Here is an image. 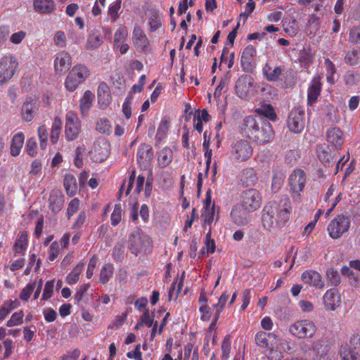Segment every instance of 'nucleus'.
Instances as JSON below:
<instances>
[{"label": "nucleus", "mask_w": 360, "mask_h": 360, "mask_svg": "<svg viewBox=\"0 0 360 360\" xmlns=\"http://www.w3.org/2000/svg\"><path fill=\"white\" fill-rule=\"evenodd\" d=\"M291 210L290 200L286 196L270 202L263 210L262 224L264 229L275 231L285 226L290 221Z\"/></svg>", "instance_id": "1"}, {"label": "nucleus", "mask_w": 360, "mask_h": 360, "mask_svg": "<svg viewBox=\"0 0 360 360\" xmlns=\"http://www.w3.org/2000/svg\"><path fill=\"white\" fill-rule=\"evenodd\" d=\"M244 132L258 144L270 142L274 138L271 124L260 116H249L244 120Z\"/></svg>", "instance_id": "2"}, {"label": "nucleus", "mask_w": 360, "mask_h": 360, "mask_svg": "<svg viewBox=\"0 0 360 360\" xmlns=\"http://www.w3.org/2000/svg\"><path fill=\"white\" fill-rule=\"evenodd\" d=\"M18 67V60L15 56L7 54L0 58V86L12 79Z\"/></svg>", "instance_id": "3"}, {"label": "nucleus", "mask_w": 360, "mask_h": 360, "mask_svg": "<svg viewBox=\"0 0 360 360\" xmlns=\"http://www.w3.org/2000/svg\"><path fill=\"white\" fill-rule=\"evenodd\" d=\"M90 75L89 68L83 65H76L69 72L65 82L66 89L72 92Z\"/></svg>", "instance_id": "4"}, {"label": "nucleus", "mask_w": 360, "mask_h": 360, "mask_svg": "<svg viewBox=\"0 0 360 360\" xmlns=\"http://www.w3.org/2000/svg\"><path fill=\"white\" fill-rule=\"evenodd\" d=\"M229 153L233 161L243 162L251 158L253 154V148L248 141L238 140L231 144Z\"/></svg>", "instance_id": "5"}, {"label": "nucleus", "mask_w": 360, "mask_h": 360, "mask_svg": "<svg viewBox=\"0 0 360 360\" xmlns=\"http://www.w3.org/2000/svg\"><path fill=\"white\" fill-rule=\"evenodd\" d=\"M316 330V326L314 321L308 319L297 321L290 325L289 332L297 338H311Z\"/></svg>", "instance_id": "6"}, {"label": "nucleus", "mask_w": 360, "mask_h": 360, "mask_svg": "<svg viewBox=\"0 0 360 360\" xmlns=\"http://www.w3.org/2000/svg\"><path fill=\"white\" fill-rule=\"evenodd\" d=\"M351 226L350 219L345 215H338L328 226V231L330 238L338 239L347 233Z\"/></svg>", "instance_id": "7"}, {"label": "nucleus", "mask_w": 360, "mask_h": 360, "mask_svg": "<svg viewBox=\"0 0 360 360\" xmlns=\"http://www.w3.org/2000/svg\"><path fill=\"white\" fill-rule=\"evenodd\" d=\"M128 244L131 252L137 256L150 245V240L148 236L137 229L130 234Z\"/></svg>", "instance_id": "8"}, {"label": "nucleus", "mask_w": 360, "mask_h": 360, "mask_svg": "<svg viewBox=\"0 0 360 360\" xmlns=\"http://www.w3.org/2000/svg\"><path fill=\"white\" fill-rule=\"evenodd\" d=\"M339 353L342 360H356L360 356V333L352 335L349 345H342Z\"/></svg>", "instance_id": "9"}, {"label": "nucleus", "mask_w": 360, "mask_h": 360, "mask_svg": "<svg viewBox=\"0 0 360 360\" xmlns=\"http://www.w3.org/2000/svg\"><path fill=\"white\" fill-rule=\"evenodd\" d=\"M81 131V124L76 113L68 111L65 115V136L68 141L76 139Z\"/></svg>", "instance_id": "10"}, {"label": "nucleus", "mask_w": 360, "mask_h": 360, "mask_svg": "<svg viewBox=\"0 0 360 360\" xmlns=\"http://www.w3.org/2000/svg\"><path fill=\"white\" fill-rule=\"evenodd\" d=\"M110 143L105 139L94 141L89 152L91 159L95 162L105 161L110 154Z\"/></svg>", "instance_id": "11"}, {"label": "nucleus", "mask_w": 360, "mask_h": 360, "mask_svg": "<svg viewBox=\"0 0 360 360\" xmlns=\"http://www.w3.org/2000/svg\"><path fill=\"white\" fill-rule=\"evenodd\" d=\"M262 197L258 191L249 189L243 192L242 195V204H240L248 212H253L261 205Z\"/></svg>", "instance_id": "12"}, {"label": "nucleus", "mask_w": 360, "mask_h": 360, "mask_svg": "<svg viewBox=\"0 0 360 360\" xmlns=\"http://www.w3.org/2000/svg\"><path fill=\"white\" fill-rule=\"evenodd\" d=\"M306 184V176L303 170H295L289 176L290 191L294 197H300Z\"/></svg>", "instance_id": "13"}, {"label": "nucleus", "mask_w": 360, "mask_h": 360, "mask_svg": "<svg viewBox=\"0 0 360 360\" xmlns=\"http://www.w3.org/2000/svg\"><path fill=\"white\" fill-rule=\"evenodd\" d=\"M304 112L301 108H295L290 112L288 120V127L294 133H300L304 127Z\"/></svg>", "instance_id": "14"}, {"label": "nucleus", "mask_w": 360, "mask_h": 360, "mask_svg": "<svg viewBox=\"0 0 360 360\" xmlns=\"http://www.w3.org/2000/svg\"><path fill=\"white\" fill-rule=\"evenodd\" d=\"M323 303L326 310L333 311L341 305V298L338 291L332 288L326 290L323 298Z\"/></svg>", "instance_id": "15"}, {"label": "nucleus", "mask_w": 360, "mask_h": 360, "mask_svg": "<svg viewBox=\"0 0 360 360\" xmlns=\"http://www.w3.org/2000/svg\"><path fill=\"white\" fill-rule=\"evenodd\" d=\"M71 64V57L68 52L60 51L56 54L53 66L54 71L56 75H63L68 70H69Z\"/></svg>", "instance_id": "16"}, {"label": "nucleus", "mask_w": 360, "mask_h": 360, "mask_svg": "<svg viewBox=\"0 0 360 360\" xmlns=\"http://www.w3.org/2000/svg\"><path fill=\"white\" fill-rule=\"evenodd\" d=\"M39 102L32 98H27L23 103L21 108V117L25 122H30L33 120L38 111Z\"/></svg>", "instance_id": "17"}, {"label": "nucleus", "mask_w": 360, "mask_h": 360, "mask_svg": "<svg viewBox=\"0 0 360 360\" xmlns=\"http://www.w3.org/2000/svg\"><path fill=\"white\" fill-rule=\"evenodd\" d=\"M131 41L138 51L145 52L149 46V41L142 29L135 26L133 30Z\"/></svg>", "instance_id": "18"}, {"label": "nucleus", "mask_w": 360, "mask_h": 360, "mask_svg": "<svg viewBox=\"0 0 360 360\" xmlns=\"http://www.w3.org/2000/svg\"><path fill=\"white\" fill-rule=\"evenodd\" d=\"M153 153L152 148L146 143H142L138 148L136 158L139 166L146 169L153 160Z\"/></svg>", "instance_id": "19"}, {"label": "nucleus", "mask_w": 360, "mask_h": 360, "mask_svg": "<svg viewBox=\"0 0 360 360\" xmlns=\"http://www.w3.org/2000/svg\"><path fill=\"white\" fill-rule=\"evenodd\" d=\"M248 212L241 205H236L231 212L232 221L237 226L247 225L250 221Z\"/></svg>", "instance_id": "20"}, {"label": "nucleus", "mask_w": 360, "mask_h": 360, "mask_svg": "<svg viewBox=\"0 0 360 360\" xmlns=\"http://www.w3.org/2000/svg\"><path fill=\"white\" fill-rule=\"evenodd\" d=\"M253 85V79L250 76H242L236 82V93L241 98H246Z\"/></svg>", "instance_id": "21"}, {"label": "nucleus", "mask_w": 360, "mask_h": 360, "mask_svg": "<svg viewBox=\"0 0 360 360\" xmlns=\"http://www.w3.org/2000/svg\"><path fill=\"white\" fill-rule=\"evenodd\" d=\"M256 50L252 45L247 46L241 53L240 64L243 70L250 72L254 68Z\"/></svg>", "instance_id": "22"}, {"label": "nucleus", "mask_w": 360, "mask_h": 360, "mask_svg": "<svg viewBox=\"0 0 360 360\" xmlns=\"http://www.w3.org/2000/svg\"><path fill=\"white\" fill-rule=\"evenodd\" d=\"M321 91V83L319 75H315L309 83L307 91V105L315 103Z\"/></svg>", "instance_id": "23"}, {"label": "nucleus", "mask_w": 360, "mask_h": 360, "mask_svg": "<svg viewBox=\"0 0 360 360\" xmlns=\"http://www.w3.org/2000/svg\"><path fill=\"white\" fill-rule=\"evenodd\" d=\"M326 139L328 143L337 149L341 148L344 143V134L338 127H330L326 131Z\"/></svg>", "instance_id": "24"}, {"label": "nucleus", "mask_w": 360, "mask_h": 360, "mask_svg": "<svg viewBox=\"0 0 360 360\" xmlns=\"http://www.w3.org/2000/svg\"><path fill=\"white\" fill-rule=\"evenodd\" d=\"M98 103L102 110L105 109L111 103V95L108 85L105 82L99 84L97 89Z\"/></svg>", "instance_id": "25"}, {"label": "nucleus", "mask_w": 360, "mask_h": 360, "mask_svg": "<svg viewBox=\"0 0 360 360\" xmlns=\"http://www.w3.org/2000/svg\"><path fill=\"white\" fill-rule=\"evenodd\" d=\"M302 281L316 288H323L324 283L322 281L321 275L314 271H306L302 273L301 276Z\"/></svg>", "instance_id": "26"}, {"label": "nucleus", "mask_w": 360, "mask_h": 360, "mask_svg": "<svg viewBox=\"0 0 360 360\" xmlns=\"http://www.w3.org/2000/svg\"><path fill=\"white\" fill-rule=\"evenodd\" d=\"M281 66L271 67L269 63H266L262 68L264 77L269 82L278 81L283 73Z\"/></svg>", "instance_id": "27"}, {"label": "nucleus", "mask_w": 360, "mask_h": 360, "mask_svg": "<svg viewBox=\"0 0 360 360\" xmlns=\"http://www.w3.org/2000/svg\"><path fill=\"white\" fill-rule=\"evenodd\" d=\"M94 98L95 96L92 91L89 90H86L84 91L82 97L79 101V110L81 114L83 116H86L88 114L90 108L92 106Z\"/></svg>", "instance_id": "28"}, {"label": "nucleus", "mask_w": 360, "mask_h": 360, "mask_svg": "<svg viewBox=\"0 0 360 360\" xmlns=\"http://www.w3.org/2000/svg\"><path fill=\"white\" fill-rule=\"evenodd\" d=\"M33 7L39 13H50L54 10L53 0H33Z\"/></svg>", "instance_id": "29"}, {"label": "nucleus", "mask_w": 360, "mask_h": 360, "mask_svg": "<svg viewBox=\"0 0 360 360\" xmlns=\"http://www.w3.org/2000/svg\"><path fill=\"white\" fill-rule=\"evenodd\" d=\"M173 160V152L169 147L163 148L158 155V164L161 168H165L169 165Z\"/></svg>", "instance_id": "30"}, {"label": "nucleus", "mask_w": 360, "mask_h": 360, "mask_svg": "<svg viewBox=\"0 0 360 360\" xmlns=\"http://www.w3.org/2000/svg\"><path fill=\"white\" fill-rule=\"evenodd\" d=\"M276 340V336L269 333L258 332L255 335V342L257 346L263 348H270L271 342Z\"/></svg>", "instance_id": "31"}, {"label": "nucleus", "mask_w": 360, "mask_h": 360, "mask_svg": "<svg viewBox=\"0 0 360 360\" xmlns=\"http://www.w3.org/2000/svg\"><path fill=\"white\" fill-rule=\"evenodd\" d=\"M170 127V120L168 117H164L161 119L155 136L156 141L160 142L166 138Z\"/></svg>", "instance_id": "32"}, {"label": "nucleus", "mask_w": 360, "mask_h": 360, "mask_svg": "<svg viewBox=\"0 0 360 360\" xmlns=\"http://www.w3.org/2000/svg\"><path fill=\"white\" fill-rule=\"evenodd\" d=\"M25 136L23 133L19 132L15 134L11 144V153L13 156H18L24 144Z\"/></svg>", "instance_id": "33"}, {"label": "nucleus", "mask_w": 360, "mask_h": 360, "mask_svg": "<svg viewBox=\"0 0 360 360\" xmlns=\"http://www.w3.org/2000/svg\"><path fill=\"white\" fill-rule=\"evenodd\" d=\"M315 58V51L310 47H304L299 53V60L305 67L309 65Z\"/></svg>", "instance_id": "34"}, {"label": "nucleus", "mask_w": 360, "mask_h": 360, "mask_svg": "<svg viewBox=\"0 0 360 360\" xmlns=\"http://www.w3.org/2000/svg\"><path fill=\"white\" fill-rule=\"evenodd\" d=\"M28 244L27 233L22 231L19 235L14 245L15 254H24Z\"/></svg>", "instance_id": "35"}, {"label": "nucleus", "mask_w": 360, "mask_h": 360, "mask_svg": "<svg viewBox=\"0 0 360 360\" xmlns=\"http://www.w3.org/2000/svg\"><path fill=\"white\" fill-rule=\"evenodd\" d=\"M19 305L18 302L15 300H8L4 302L0 307V321L4 320L6 317Z\"/></svg>", "instance_id": "36"}, {"label": "nucleus", "mask_w": 360, "mask_h": 360, "mask_svg": "<svg viewBox=\"0 0 360 360\" xmlns=\"http://www.w3.org/2000/svg\"><path fill=\"white\" fill-rule=\"evenodd\" d=\"M62 120L60 117H55L51 131V141L52 143H56L60 137L61 129H62Z\"/></svg>", "instance_id": "37"}, {"label": "nucleus", "mask_w": 360, "mask_h": 360, "mask_svg": "<svg viewBox=\"0 0 360 360\" xmlns=\"http://www.w3.org/2000/svg\"><path fill=\"white\" fill-rule=\"evenodd\" d=\"M64 186L70 195H73L77 191L76 179L71 174H67L64 177Z\"/></svg>", "instance_id": "38"}, {"label": "nucleus", "mask_w": 360, "mask_h": 360, "mask_svg": "<svg viewBox=\"0 0 360 360\" xmlns=\"http://www.w3.org/2000/svg\"><path fill=\"white\" fill-rule=\"evenodd\" d=\"M84 264H78L72 271L67 276L66 281L70 285L75 284L79 278V276L83 271Z\"/></svg>", "instance_id": "39"}, {"label": "nucleus", "mask_w": 360, "mask_h": 360, "mask_svg": "<svg viewBox=\"0 0 360 360\" xmlns=\"http://www.w3.org/2000/svg\"><path fill=\"white\" fill-rule=\"evenodd\" d=\"M114 268L110 264L103 266L100 272V282L103 284L108 283L113 274Z\"/></svg>", "instance_id": "40"}, {"label": "nucleus", "mask_w": 360, "mask_h": 360, "mask_svg": "<svg viewBox=\"0 0 360 360\" xmlns=\"http://www.w3.org/2000/svg\"><path fill=\"white\" fill-rule=\"evenodd\" d=\"M121 4V0H116L112 2L108 7V13L113 22L116 21L120 17Z\"/></svg>", "instance_id": "41"}, {"label": "nucleus", "mask_w": 360, "mask_h": 360, "mask_svg": "<svg viewBox=\"0 0 360 360\" xmlns=\"http://www.w3.org/2000/svg\"><path fill=\"white\" fill-rule=\"evenodd\" d=\"M284 175L282 172H275L272 177L271 190L274 193H277L283 186Z\"/></svg>", "instance_id": "42"}, {"label": "nucleus", "mask_w": 360, "mask_h": 360, "mask_svg": "<svg viewBox=\"0 0 360 360\" xmlns=\"http://www.w3.org/2000/svg\"><path fill=\"white\" fill-rule=\"evenodd\" d=\"M96 129L101 134H109L111 131V124L107 118H101L96 123Z\"/></svg>", "instance_id": "43"}, {"label": "nucleus", "mask_w": 360, "mask_h": 360, "mask_svg": "<svg viewBox=\"0 0 360 360\" xmlns=\"http://www.w3.org/2000/svg\"><path fill=\"white\" fill-rule=\"evenodd\" d=\"M24 313L22 311L15 312L7 321L6 325L7 327H13L21 325L23 323Z\"/></svg>", "instance_id": "44"}, {"label": "nucleus", "mask_w": 360, "mask_h": 360, "mask_svg": "<svg viewBox=\"0 0 360 360\" xmlns=\"http://www.w3.org/2000/svg\"><path fill=\"white\" fill-rule=\"evenodd\" d=\"M243 178L247 186H253L255 184L257 177L256 172L252 168H248L243 172Z\"/></svg>", "instance_id": "45"}, {"label": "nucleus", "mask_w": 360, "mask_h": 360, "mask_svg": "<svg viewBox=\"0 0 360 360\" xmlns=\"http://www.w3.org/2000/svg\"><path fill=\"white\" fill-rule=\"evenodd\" d=\"M325 66H326V71H327V72H326L327 82L329 84H333L335 82V65H333V63L329 59H326L325 60Z\"/></svg>", "instance_id": "46"}, {"label": "nucleus", "mask_w": 360, "mask_h": 360, "mask_svg": "<svg viewBox=\"0 0 360 360\" xmlns=\"http://www.w3.org/2000/svg\"><path fill=\"white\" fill-rule=\"evenodd\" d=\"M63 205V200L61 196H54L51 195L49 198V207L54 213L58 212Z\"/></svg>", "instance_id": "47"}, {"label": "nucleus", "mask_w": 360, "mask_h": 360, "mask_svg": "<svg viewBox=\"0 0 360 360\" xmlns=\"http://www.w3.org/2000/svg\"><path fill=\"white\" fill-rule=\"evenodd\" d=\"M256 112L266 117L274 120L276 117V113L272 106L270 105H264L256 110Z\"/></svg>", "instance_id": "48"}, {"label": "nucleus", "mask_w": 360, "mask_h": 360, "mask_svg": "<svg viewBox=\"0 0 360 360\" xmlns=\"http://www.w3.org/2000/svg\"><path fill=\"white\" fill-rule=\"evenodd\" d=\"M127 36H128V32H127V27L124 26H120L115 31V34H114L115 44H118V43L124 42L127 38Z\"/></svg>", "instance_id": "49"}, {"label": "nucleus", "mask_w": 360, "mask_h": 360, "mask_svg": "<svg viewBox=\"0 0 360 360\" xmlns=\"http://www.w3.org/2000/svg\"><path fill=\"white\" fill-rule=\"evenodd\" d=\"M349 41L354 44H360V24L353 26L349 34Z\"/></svg>", "instance_id": "50"}, {"label": "nucleus", "mask_w": 360, "mask_h": 360, "mask_svg": "<svg viewBox=\"0 0 360 360\" xmlns=\"http://www.w3.org/2000/svg\"><path fill=\"white\" fill-rule=\"evenodd\" d=\"M231 347V342L229 337L226 336L224 338L221 342V359L227 360L229 358L230 351Z\"/></svg>", "instance_id": "51"}, {"label": "nucleus", "mask_w": 360, "mask_h": 360, "mask_svg": "<svg viewBox=\"0 0 360 360\" xmlns=\"http://www.w3.org/2000/svg\"><path fill=\"white\" fill-rule=\"evenodd\" d=\"M122 210L120 205H115L111 214L110 221L112 226H117L122 220Z\"/></svg>", "instance_id": "52"}, {"label": "nucleus", "mask_w": 360, "mask_h": 360, "mask_svg": "<svg viewBox=\"0 0 360 360\" xmlns=\"http://www.w3.org/2000/svg\"><path fill=\"white\" fill-rule=\"evenodd\" d=\"M345 84L348 86H354L360 81V75L352 71H348L345 75Z\"/></svg>", "instance_id": "53"}, {"label": "nucleus", "mask_w": 360, "mask_h": 360, "mask_svg": "<svg viewBox=\"0 0 360 360\" xmlns=\"http://www.w3.org/2000/svg\"><path fill=\"white\" fill-rule=\"evenodd\" d=\"M60 251V245L58 242H53L49 248V259L54 261L59 255Z\"/></svg>", "instance_id": "54"}, {"label": "nucleus", "mask_w": 360, "mask_h": 360, "mask_svg": "<svg viewBox=\"0 0 360 360\" xmlns=\"http://www.w3.org/2000/svg\"><path fill=\"white\" fill-rule=\"evenodd\" d=\"M36 287V283L32 282L28 283L21 291L20 294V299L24 301L27 300L32 292L34 291V288Z\"/></svg>", "instance_id": "55"}, {"label": "nucleus", "mask_w": 360, "mask_h": 360, "mask_svg": "<svg viewBox=\"0 0 360 360\" xmlns=\"http://www.w3.org/2000/svg\"><path fill=\"white\" fill-rule=\"evenodd\" d=\"M79 200L78 198L72 199L68 204L67 208V214L68 218H70L76 212L79 210Z\"/></svg>", "instance_id": "56"}, {"label": "nucleus", "mask_w": 360, "mask_h": 360, "mask_svg": "<svg viewBox=\"0 0 360 360\" xmlns=\"http://www.w3.org/2000/svg\"><path fill=\"white\" fill-rule=\"evenodd\" d=\"M229 82V78L227 76H224L220 79L219 84L217 85L214 92V97H219L221 95L223 91L228 85Z\"/></svg>", "instance_id": "57"}, {"label": "nucleus", "mask_w": 360, "mask_h": 360, "mask_svg": "<svg viewBox=\"0 0 360 360\" xmlns=\"http://www.w3.org/2000/svg\"><path fill=\"white\" fill-rule=\"evenodd\" d=\"M54 281L51 280L46 283L44 292L42 295V300H46L51 297L53 292Z\"/></svg>", "instance_id": "58"}, {"label": "nucleus", "mask_w": 360, "mask_h": 360, "mask_svg": "<svg viewBox=\"0 0 360 360\" xmlns=\"http://www.w3.org/2000/svg\"><path fill=\"white\" fill-rule=\"evenodd\" d=\"M26 36L27 33L25 31L20 30L12 34L9 40L13 44H19L23 41Z\"/></svg>", "instance_id": "59"}, {"label": "nucleus", "mask_w": 360, "mask_h": 360, "mask_svg": "<svg viewBox=\"0 0 360 360\" xmlns=\"http://www.w3.org/2000/svg\"><path fill=\"white\" fill-rule=\"evenodd\" d=\"M134 172H133L129 179L127 181H125L121 186L120 192L122 193L125 192V195H127L130 193L134 181Z\"/></svg>", "instance_id": "60"}, {"label": "nucleus", "mask_w": 360, "mask_h": 360, "mask_svg": "<svg viewBox=\"0 0 360 360\" xmlns=\"http://www.w3.org/2000/svg\"><path fill=\"white\" fill-rule=\"evenodd\" d=\"M347 63L349 65H355L358 61V51L355 49L349 51L345 58Z\"/></svg>", "instance_id": "61"}, {"label": "nucleus", "mask_w": 360, "mask_h": 360, "mask_svg": "<svg viewBox=\"0 0 360 360\" xmlns=\"http://www.w3.org/2000/svg\"><path fill=\"white\" fill-rule=\"evenodd\" d=\"M103 41L101 37L98 33H93L89 36V45L91 48H96L102 44Z\"/></svg>", "instance_id": "62"}, {"label": "nucleus", "mask_w": 360, "mask_h": 360, "mask_svg": "<svg viewBox=\"0 0 360 360\" xmlns=\"http://www.w3.org/2000/svg\"><path fill=\"white\" fill-rule=\"evenodd\" d=\"M37 144L34 139H30L26 144L25 150L30 156H34L37 152Z\"/></svg>", "instance_id": "63"}, {"label": "nucleus", "mask_w": 360, "mask_h": 360, "mask_svg": "<svg viewBox=\"0 0 360 360\" xmlns=\"http://www.w3.org/2000/svg\"><path fill=\"white\" fill-rule=\"evenodd\" d=\"M269 349V353L266 354L269 360H281L283 359V354L278 349Z\"/></svg>", "instance_id": "64"}]
</instances>
